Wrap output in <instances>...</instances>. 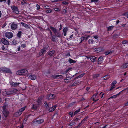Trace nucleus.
<instances>
[{"label":"nucleus","mask_w":128,"mask_h":128,"mask_svg":"<svg viewBox=\"0 0 128 128\" xmlns=\"http://www.w3.org/2000/svg\"><path fill=\"white\" fill-rule=\"evenodd\" d=\"M44 104L45 105L46 108L48 110H49L50 112L54 111L56 109V106L55 105L53 106L52 103H48V104L46 102H45Z\"/></svg>","instance_id":"nucleus-1"},{"label":"nucleus","mask_w":128,"mask_h":128,"mask_svg":"<svg viewBox=\"0 0 128 128\" xmlns=\"http://www.w3.org/2000/svg\"><path fill=\"white\" fill-rule=\"evenodd\" d=\"M18 91V90L17 89L13 88L10 90L5 92L3 91L2 94L3 96H6L16 93Z\"/></svg>","instance_id":"nucleus-2"},{"label":"nucleus","mask_w":128,"mask_h":128,"mask_svg":"<svg viewBox=\"0 0 128 128\" xmlns=\"http://www.w3.org/2000/svg\"><path fill=\"white\" fill-rule=\"evenodd\" d=\"M8 108V105H4L3 106V110L2 111L3 113L6 117L9 114V112L7 110V108Z\"/></svg>","instance_id":"nucleus-3"},{"label":"nucleus","mask_w":128,"mask_h":128,"mask_svg":"<svg viewBox=\"0 0 128 128\" xmlns=\"http://www.w3.org/2000/svg\"><path fill=\"white\" fill-rule=\"evenodd\" d=\"M0 71L6 72L7 73H12L10 70V69L7 68H0Z\"/></svg>","instance_id":"nucleus-4"},{"label":"nucleus","mask_w":128,"mask_h":128,"mask_svg":"<svg viewBox=\"0 0 128 128\" xmlns=\"http://www.w3.org/2000/svg\"><path fill=\"white\" fill-rule=\"evenodd\" d=\"M11 8L13 10L14 12V13L16 14H18L19 13V11L18 10V8L15 6H12L11 7Z\"/></svg>","instance_id":"nucleus-5"},{"label":"nucleus","mask_w":128,"mask_h":128,"mask_svg":"<svg viewBox=\"0 0 128 128\" xmlns=\"http://www.w3.org/2000/svg\"><path fill=\"white\" fill-rule=\"evenodd\" d=\"M6 36L8 38H12L13 36L11 32H7L5 34Z\"/></svg>","instance_id":"nucleus-6"},{"label":"nucleus","mask_w":128,"mask_h":128,"mask_svg":"<svg viewBox=\"0 0 128 128\" xmlns=\"http://www.w3.org/2000/svg\"><path fill=\"white\" fill-rule=\"evenodd\" d=\"M2 43L4 44L8 45L9 44V42L6 40L4 38H2L1 39Z\"/></svg>","instance_id":"nucleus-7"},{"label":"nucleus","mask_w":128,"mask_h":128,"mask_svg":"<svg viewBox=\"0 0 128 128\" xmlns=\"http://www.w3.org/2000/svg\"><path fill=\"white\" fill-rule=\"evenodd\" d=\"M17 25L15 23H13L11 25V27L12 29L13 30H15L17 27Z\"/></svg>","instance_id":"nucleus-8"},{"label":"nucleus","mask_w":128,"mask_h":128,"mask_svg":"<svg viewBox=\"0 0 128 128\" xmlns=\"http://www.w3.org/2000/svg\"><path fill=\"white\" fill-rule=\"evenodd\" d=\"M46 50V48H43L41 50V51L39 53V55L40 56L42 55V54Z\"/></svg>","instance_id":"nucleus-9"},{"label":"nucleus","mask_w":128,"mask_h":128,"mask_svg":"<svg viewBox=\"0 0 128 128\" xmlns=\"http://www.w3.org/2000/svg\"><path fill=\"white\" fill-rule=\"evenodd\" d=\"M42 100V98L41 97H39L37 101V104L38 105H40L41 103V101Z\"/></svg>","instance_id":"nucleus-10"},{"label":"nucleus","mask_w":128,"mask_h":128,"mask_svg":"<svg viewBox=\"0 0 128 128\" xmlns=\"http://www.w3.org/2000/svg\"><path fill=\"white\" fill-rule=\"evenodd\" d=\"M36 78V76L34 75H30L28 77L29 78L32 80H35Z\"/></svg>","instance_id":"nucleus-11"},{"label":"nucleus","mask_w":128,"mask_h":128,"mask_svg":"<svg viewBox=\"0 0 128 128\" xmlns=\"http://www.w3.org/2000/svg\"><path fill=\"white\" fill-rule=\"evenodd\" d=\"M68 30V29L67 28L65 27L63 29V32L64 36H66V32Z\"/></svg>","instance_id":"nucleus-12"},{"label":"nucleus","mask_w":128,"mask_h":128,"mask_svg":"<svg viewBox=\"0 0 128 128\" xmlns=\"http://www.w3.org/2000/svg\"><path fill=\"white\" fill-rule=\"evenodd\" d=\"M103 60V58L102 56L99 57L98 58V64H101Z\"/></svg>","instance_id":"nucleus-13"},{"label":"nucleus","mask_w":128,"mask_h":128,"mask_svg":"<svg viewBox=\"0 0 128 128\" xmlns=\"http://www.w3.org/2000/svg\"><path fill=\"white\" fill-rule=\"evenodd\" d=\"M21 73L22 75L24 74L27 73L28 72V70L26 69H22L21 70Z\"/></svg>","instance_id":"nucleus-14"},{"label":"nucleus","mask_w":128,"mask_h":128,"mask_svg":"<svg viewBox=\"0 0 128 128\" xmlns=\"http://www.w3.org/2000/svg\"><path fill=\"white\" fill-rule=\"evenodd\" d=\"M19 83H14L13 82H10V84L11 85L13 86H18L19 84Z\"/></svg>","instance_id":"nucleus-15"},{"label":"nucleus","mask_w":128,"mask_h":128,"mask_svg":"<svg viewBox=\"0 0 128 128\" xmlns=\"http://www.w3.org/2000/svg\"><path fill=\"white\" fill-rule=\"evenodd\" d=\"M21 114V113L19 111H18L14 114V116L15 117H18L20 116Z\"/></svg>","instance_id":"nucleus-16"},{"label":"nucleus","mask_w":128,"mask_h":128,"mask_svg":"<svg viewBox=\"0 0 128 128\" xmlns=\"http://www.w3.org/2000/svg\"><path fill=\"white\" fill-rule=\"evenodd\" d=\"M97 94H95L92 97L93 98L92 100L93 101L95 102L98 100V99H96V98Z\"/></svg>","instance_id":"nucleus-17"},{"label":"nucleus","mask_w":128,"mask_h":128,"mask_svg":"<svg viewBox=\"0 0 128 128\" xmlns=\"http://www.w3.org/2000/svg\"><path fill=\"white\" fill-rule=\"evenodd\" d=\"M55 96L54 94H50L48 98V99H53L55 97Z\"/></svg>","instance_id":"nucleus-18"},{"label":"nucleus","mask_w":128,"mask_h":128,"mask_svg":"<svg viewBox=\"0 0 128 128\" xmlns=\"http://www.w3.org/2000/svg\"><path fill=\"white\" fill-rule=\"evenodd\" d=\"M21 24L23 26L26 28H28L30 27L28 25L24 22H22L21 23Z\"/></svg>","instance_id":"nucleus-19"},{"label":"nucleus","mask_w":128,"mask_h":128,"mask_svg":"<svg viewBox=\"0 0 128 128\" xmlns=\"http://www.w3.org/2000/svg\"><path fill=\"white\" fill-rule=\"evenodd\" d=\"M50 28L54 33H57V30L51 26L50 27Z\"/></svg>","instance_id":"nucleus-20"},{"label":"nucleus","mask_w":128,"mask_h":128,"mask_svg":"<svg viewBox=\"0 0 128 128\" xmlns=\"http://www.w3.org/2000/svg\"><path fill=\"white\" fill-rule=\"evenodd\" d=\"M96 57L93 56L90 58V60L92 62H96Z\"/></svg>","instance_id":"nucleus-21"},{"label":"nucleus","mask_w":128,"mask_h":128,"mask_svg":"<svg viewBox=\"0 0 128 128\" xmlns=\"http://www.w3.org/2000/svg\"><path fill=\"white\" fill-rule=\"evenodd\" d=\"M26 108V106H25L22 107L21 109H20L18 110L19 112H21L22 114V112L25 110Z\"/></svg>","instance_id":"nucleus-22"},{"label":"nucleus","mask_w":128,"mask_h":128,"mask_svg":"<svg viewBox=\"0 0 128 128\" xmlns=\"http://www.w3.org/2000/svg\"><path fill=\"white\" fill-rule=\"evenodd\" d=\"M69 62L70 63H74L76 62V61L73 60L70 58L68 60Z\"/></svg>","instance_id":"nucleus-23"},{"label":"nucleus","mask_w":128,"mask_h":128,"mask_svg":"<svg viewBox=\"0 0 128 128\" xmlns=\"http://www.w3.org/2000/svg\"><path fill=\"white\" fill-rule=\"evenodd\" d=\"M77 123V122L74 121V120H72L71 122L70 123L69 125L70 126H72L73 125L76 124Z\"/></svg>","instance_id":"nucleus-24"},{"label":"nucleus","mask_w":128,"mask_h":128,"mask_svg":"<svg viewBox=\"0 0 128 128\" xmlns=\"http://www.w3.org/2000/svg\"><path fill=\"white\" fill-rule=\"evenodd\" d=\"M122 67L124 68H126L127 67H128V63L123 64L122 66Z\"/></svg>","instance_id":"nucleus-25"},{"label":"nucleus","mask_w":128,"mask_h":128,"mask_svg":"<svg viewBox=\"0 0 128 128\" xmlns=\"http://www.w3.org/2000/svg\"><path fill=\"white\" fill-rule=\"evenodd\" d=\"M54 52V50H52L49 52H48V54L49 55L51 56L53 54Z\"/></svg>","instance_id":"nucleus-26"},{"label":"nucleus","mask_w":128,"mask_h":128,"mask_svg":"<svg viewBox=\"0 0 128 128\" xmlns=\"http://www.w3.org/2000/svg\"><path fill=\"white\" fill-rule=\"evenodd\" d=\"M44 121L43 120L41 119L38 120L36 121V122L38 124H40L43 122Z\"/></svg>","instance_id":"nucleus-27"},{"label":"nucleus","mask_w":128,"mask_h":128,"mask_svg":"<svg viewBox=\"0 0 128 128\" xmlns=\"http://www.w3.org/2000/svg\"><path fill=\"white\" fill-rule=\"evenodd\" d=\"M16 74L18 75H22L21 73V70H19L16 72Z\"/></svg>","instance_id":"nucleus-28"},{"label":"nucleus","mask_w":128,"mask_h":128,"mask_svg":"<svg viewBox=\"0 0 128 128\" xmlns=\"http://www.w3.org/2000/svg\"><path fill=\"white\" fill-rule=\"evenodd\" d=\"M22 34V32L21 31H19L18 32V33L17 34V36L19 38H20L21 36V35Z\"/></svg>","instance_id":"nucleus-29"},{"label":"nucleus","mask_w":128,"mask_h":128,"mask_svg":"<svg viewBox=\"0 0 128 128\" xmlns=\"http://www.w3.org/2000/svg\"><path fill=\"white\" fill-rule=\"evenodd\" d=\"M18 42L16 40H14L12 42V44L13 45H16Z\"/></svg>","instance_id":"nucleus-30"},{"label":"nucleus","mask_w":128,"mask_h":128,"mask_svg":"<svg viewBox=\"0 0 128 128\" xmlns=\"http://www.w3.org/2000/svg\"><path fill=\"white\" fill-rule=\"evenodd\" d=\"M110 77L108 75H106L104 77V80H106L109 78Z\"/></svg>","instance_id":"nucleus-31"},{"label":"nucleus","mask_w":128,"mask_h":128,"mask_svg":"<svg viewBox=\"0 0 128 128\" xmlns=\"http://www.w3.org/2000/svg\"><path fill=\"white\" fill-rule=\"evenodd\" d=\"M88 43L89 44H93L94 42V40L92 39H90L88 41Z\"/></svg>","instance_id":"nucleus-32"},{"label":"nucleus","mask_w":128,"mask_h":128,"mask_svg":"<svg viewBox=\"0 0 128 128\" xmlns=\"http://www.w3.org/2000/svg\"><path fill=\"white\" fill-rule=\"evenodd\" d=\"M112 52L111 51H107L105 53V54L106 55H107L110 54H112Z\"/></svg>","instance_id":"nucleus-33"},{"label":"nucleus","mask_w":128,"mask_h":128,"mask_svg":"<svg viewBox=\"0 0 128 128\" xmlns=\"http://www.w3.org/2000/svg\"><path fill=\"white\" fill-rule=\"evenodd\" d=\"M114 26H111L108 28V30H110L113 28Z\"/></svg>","instance_id":"nucleus-34"},{"label":"nucleus","mask_w":128,"mask_h":128,"mask_svg":"<svg viewBox=\"0 0 128 128\" xmlns=\"http://www.w3.org/2000/svg\"><path fill=\"white\" fill-rule=\"evenodd\" d=\"M116 80H114L112 83L111 86H114L115 84H116Z\"/></svg>","instance_id":"nucleus-35"},{"label":"nucleus","mask_w":128,"mask_h":128,"mask_svg":"<svg viewBox=\"0 0 128 128\" xmlns=\"http://www.w3.org/2000/svg\"><path fill=\"white\" fill-rule=\"evenodd\" d=\"M99 0H91V1L92 2H94L95 3L98 2Z\"/></svg>","instance_id":"nucleus-36"},{"label":"nucleus","mask_w":128,"mask_h":128,"mask_svg":"<svg viewBox=\"0 0 128 128\" xmlns=\"http://www.w3.org/2000/svg\"><path fill=\"white\" fill-rule=\"evenodd\" d=\"M56 33H55L56 36L58 37H60V33L59 32H58L57 33V34H56Z\"/></svg>","instance_id":"nucleus-37"},{"label":"nucleus","mask_w":128,"mask_h":128,"mask_svg":"<svg viewBox=\"0 0 128 128\" xmlns=\"http://www.w3.org/2000/svg\"><path fill=\"white\" fill-rule=\"evenodd\" d=\"M80 109H78V110H77L76 111H75L74 112V115H75V114H76L78 113V112H80Z\"/></svg>","instance_id":"nucleus-38"},{"label":"nucleus","mask_w":128,"mask_h":128,"mask_svg":"<svg viewBox=\"0 0 128 128\" xmlns=\"http://www.w3.org/2000/svg\"><path fill=\"white\" fill-rule=\"evenodd\" d=\"M38 106H36L35 105H33L32 108L34 109H36Z\"/></svg>","instance_id":"nucleus-39"},{"label":"nucleus","mask_w":128,"mask_h":128,"mask_svg":"<svg viewBox=\"0 0 128 128\" xmlns=\"http://www.w3.org/2000/svg\"><path fill=\"white\" fill-rule=\"evenodd\" d=\"M104 94V93H103L102 92L100 93V95L101 98H102L103 97Z\"/></svg>","instance_id":"nucleus-40"},{"label":"nucleus","mask_w":128,"mask_h":128,"mask_svg":"<svg viewBox=\"0 0 128 128\" xmlns=\"http://www.w3.org/2000/svg\"><path fill=\"white\" fill-rule=\"evenodd\" d=\"M99 76V74H95L94 75L93 77L94 78H96L98 77Z\"/></svg>","instance_id":"nucleus-41"},{"label":"nucleus","mask_w":128,"mask_h":128,"mask_svg":"<svg viewBox=\"0 0 128 128\" xmlns=\"http://www.w3.org/2000/svg\"><path fill=\"white\" fill-rule=\"evenodd\" d=\"M85 38H84V36H82L80 38V40L81 41L80 42V43H81L84 40H85Z\"/></svg>","instance_id":"nucleus-42"},{"label":"nucleus","mask_w":128,"mask_h":128,"mask_svg":"<svg viewBox=\"0 0 128 128\" xmlns=\"http://www.w3.org/2000/svg\"><path fill=\"white\" fill-rule=\"evenodd\" d=\"M95 51H96L97 52H100V48H98L95 50Z\"/></svg>","instance_id":"nucleus-43"},{"label":"nucleus","mask_w":128,"mask_h":128,"mask_svg":"<svg viewBox=\"0 0 128 128\" xmlns=\"http://www.w3.org/2000/svg\"><path fill=\"white\" fill-rule=\"evenodd\" d=\"M117 96V94L115 95H114L113 96H112L110 98H116Z\"/></svg>","instance_id":"nucleus-44"},{"label":"nucleus","mask_w":128,"mask_h":128,"mask_svg":"<svg viewBox=\"0 0 128 128\" xmlns=\"http://www.w3.org/2000/svg\"><path fill=\"white\" fill-rule=\"evenodd\" d=\"M84 36V38H85V40H86L88 39V38L90 37V36Z\"/></svg>","instance_id":"nucleus-45"},{"label":"nucleus","mask_w":128,"mask_h":128,"mask_svg":"<svg viewBox=\"0 0 128 128\" xmlns=\"http://www.w3.org/2000/svg\"><path fill=\"white\" fill-rule=\"evenodd\" d=\"M26 46V44H23L21 46V47L22 48H24Z\"/></svg>","instance_id":"nucleus-46"},{"label":"nucleus","mask_w":128,"mask_h":128,"mask_svg":"<svg viewBox=\"0 0 128 128\" xmlns=\"http://www.w3.org/2000/svg\"><path fill=\"white\" fill-rule=\"evenodd\" d=\"M54 10L56 11H60V9L59 8H56L54 9Z\"/></svg>","instance_id":"nucleus-47"},{"label":"nucleus","mask_w":128,"mask_h":128,"mask_svg":"<svg viewBox=\"0 0 128 128\" xmlns=\"http://www.w3.org/2000/svg\"><path fill=\"white\" fill-rule=\"evenodd\" d=\"M26 2L25 0H23L22 1L21 4H26Z\"/></svg>","instance_id":"nucleus-48"},{"label":"nucleus","mask_w":128,"mask_h":128,"mask_svg":"<svg viewBox=\"0 0 128 128\" xmlns=\"http://www.w3.org/2000/svg\"><path fill=\"white\" fill-rule=\"evenodd\" d=\"M78 120V118H74L73 119V120H74V121L76 122Z\"/></svg>","instance_id":"nucleus-49"},{"label":"nucleus","mask_w":128,"mask_h":128,"mask_svg":"<svg viewBox=\"0 0 128 128\" xmlns=\"http://www.w3.org/2000/svg\"><path fill=\"white\" fill-rule=\"evenodd\" d=\"M69 114L71 116V117H72L73 116V113L72 112H70L69 113Z\"/></svg>","instance_id":"nucleus-50"},{"label":"nucleus","mask_w":128,"mask_h":128,"mask_svg":"<svg viewBox=\"0 0 128 128\" xmlns=\"http://www.w3.org/2000/svg\"><path fill=\"white\" fill-rule=\"evenodd\" d=\"M52 12V10H48L46 11V12L47 13H50Z\"/></svg>","instance_id":"nucleus-51"},{"label":"nucleus","mask_w":128,"mask_h":128,"mask_svg":"<svg viewBox=\"0 0 128 128\" xmlns=\"http://www.w3.org/2000/svg\"><path fill=\"white\" fill-rule=\"evenodd\" d=\"M36 7L37 10H38L40 8V6L38 4L36 5Z\"/></svg>","instance_id":"nucleus-52"},{"label":"nucleus","mask_w":128,"mask_h":128,"mask_svg":"<svg viewBox=\"0 0 128 128\" xmlns=\"http://www.w3.org/2000/svg\"><path fill=\"white\" fill-rule=\"evenodd\" d=\"M114 88V86H112V87H111L110 89V90L111 91Z\"/></svg>","instance_id":"nucleus-53"},{"label":"nucleus","mask_w":128,"mask_h":128,"mask_svg":"<svg viewBox=\"0 0 128 128\" xmlns=\"http://www.w3.org/2000/svg\"><path fill=\"white\" fill-rule=\"evenodd\" d=\"M127 42V41H126V40L124 41H122V44H126V43Z\"/></svg>","instance_id":"nucleus-54"},{"label":"nucleus","mask_w":128,"mask_h":128,"mask_svg":"<svg viewBox=\"0 0 128 128\" xmlns=\"http://www.w3.org/2000/svg\"><path fill=\"white\" fill-rule=\"evenodd\" d=\"M62 12L64 14L66 13V10L64 9L63 10Z\"/></svg>","instance_id":"nucleus-55"},{"label":"nucleus","mask_w":128,"mask_h":128,"mask_svg":"<svg viewBox=\"0 0 128 128\" xmlns=\"http://www.w3.org/2000/svg\"><path fill=\"white\" fill-rule=\"evenodd\" d=\"M84 75V74H80L79 76H78V77L79 78H81V77H82Z\"/></svg>","instance_id":"nucleus-56"},{"label":"nucleus","mask_w":128,"mask_h":128,"mask_svg":"<svg viewBox=\"0 0 128 128\" xmlns=\"http://www.w3.org/2000/svg\"><path fill=\"white\" fill-rule=\"evenodd\" d=\"M94 38L96 39H98V36H94Z\"/></svg>","instance_id":"nucleus-57"},{"label":"nucleus","mask_w":128,"mask_h":128,"mask_svg":"<svg viewBox=\"0 0 128 128\" xmlns=\"http://www.w3.org/2000/svg\"><path fill=\"white\" fill-rule=\"evenodd\" d=\"M58 76H60V78H62V76L61 75H57L56 76V77H58Z\"/></svg>","instance_id":"nucleus-58"},{"label":"nucleus","mask_w":128,"mask_h":128,"mask_svg":"<svg viewBox=\"0 0 128 128\" xmlns=\"http://www.w3.org/2000/svg\"><path fill=\"white\" fill-rule=\"evenodd\" d=\"M45 7V8L46 9H48L49 8V7L48 6H46Z\"/></svg>","instance_id":"nucleus-59"},{"label":"nucleus","mask_w":128,"mask_h":128,"mask_svg":"<svg viewBox=\"0 0 128 128\" xmlns=\"http://www.w3.org/2000/svg\"><path fill=\"white\" fill-rule=\"evenodd\" d=\"M119 22H120V21H119V20H117L116 21V24H118V23H119Z\"/></svg>","instance_id":"nucleus-60"},{"label":"nucleus","mask_w":128,"mask_h":128,"mask_svg":"<svg viewBox=\"0 0 128 128\" xmlns=\"http://www.w3.org/2000/svg\"><path fill=\"white\" fill-rule=\"evenodd\" d=\"M6 23H5L2 26V27H4L5 26H6Z\"/></svg>","instance_id":"nucleus-61"},{"label":"nucleus","mask_w":128,"mask_h":128,"mask_svg":"<svg viewBox=\"0 0 128 128\" xmlns=\"http://www.w3.org/2000/svg\"><path fill=\"white\" fill-rule=\"evenodd\" d=\"M62 4H67V2H62Z\"/></svg>","instance_id":"nucleus-62"},{"label":"nucleus","mask_w":128,"mask_h":128,"mask_svg":"<svg viewBox=\"0 0 128 128\" xmlns=\"http://www.w3.org/2000/svg\"><path fill=\"white\" fill-rule=\"evenodd\" d=\"M2 50H4V46H2Z\"/></svg>","instance_id":"nucleus-63"},{"label":"nucleus","mask_w":128,"mask_h":128,"mask_svg":"<svg viewBox=\"0 0 128 128\" xmlns=\"http://www.w3.org/2000/svg\"><path fill=\"white\" fill-rule=\"evenodd\" d=\"M68 80V79H65L64 80V82H68V81H67V80Z\"/></svg>","instance_id":"nucleus-64"}]
</instances>
